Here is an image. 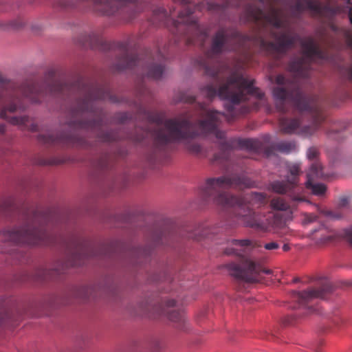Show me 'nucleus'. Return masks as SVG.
Instances as JSON below:
<instances>
[{
	"mask_svg": "<svg viewBox=\"0 0 352 352\" xmlns=\"http://www.w3.org/2000/svg\"><path fill=\"white\" fill-rule=\"evenodd\" d=\"M258 1L265 6L266 12L259 6L250 3L245 8L247 19L263 28L270 26V34L275 40L267 41L261 39V49L269 54H283L292 48L298 41L302 47V56L292 59L288 64V70L294 77L290 79L278 74L275 78L276 86L273 89V96L277 100V109L282 113L286 112L285 102H289L300 114L298 118H280V131L286 134L311 135L319 129L325 117L320 98L304 94L296 78H308L312 64L316 60H328V52L322 49L312 37L300 38L297 34L289 30L277 32L276 30L286 27L287 21L280 0Z\"/></svg>",
	"mask_w": 352,
	"mask_h": 352,
	"instance_id": "nucleus-1",
	"label": "nucleus"
},
{
	"mask_svg": "<svg viewBox=\"0 0 352 352\" xmlns=\"http://www.w3.org/2000/svg\"><path fill=\"white\" fill-rule=\"evenodd\" d=\"M47 94L67 99L70 102L68 113L70 119L67 124L72 128L97 131L99 141L110 143L122 138L118 131L102 129L101 110L97 102L100 100H111L109 88L103 85L84 82L82 80L70 84L53 80L47 85H39L33 80H26L19 85L14 82L3 81L0 76V118L8 120L21 129L36 131L38 126L30 124L26 116H12V113L25 109L22 100L26 99L32 103L41 102Z\"/></svg>",
	"mask_w": 352,
	"mask_h": 352,
	"instance_id": "nucleus-2",
	"label": "nucleus"
},
{
	"mask_svg": "<svg viewBox=\"0 0 352 352\" xmlns=\"http://www.w3.org/2000/svg\"><path fill=\"white\" fill-rule=\"evenodd\" d=\"M22 223L19 226L8 228L0 232V236L5 243L12 245V249L3 248L0 252L14 254L15 258L20 259L22 256L18 246L21 245H54L60 244L68 252V260L53 269L40 268L35 274L38 280H53L63 274L69 267L80 266L85 264V260L94 256H110L109 250L106 247L96 250L95 245L83 237L72 234L65 238L54 236L46 228L50 217L37 210L23 207L21 211Z\"/></svg>",
	"mask_w": 352,
	"mask_h": 352,
	"instance_id": "nucleus-3",
	"label": "nucleus"
},
{
	"mask_svg": "<svg viewBox=\"0 0 352 352\" xmlns=\"http://www.w3.org/2000/svg\"><path fill=\"white\" fill-rule=\"evenodd\" d=\"M198 107L201 111L200 116L204 119L197 122V130L195 129L191 118L186 114H180L162 121L158 114L147 113V119L150 122L162 125L155 130L153 135L156 150L166 151L172 144L181 143L190 153L200 155L203 153V148L193 140L199 134L214 135L217 140L219 152L214 155L212 162L223 164L229 159L230 151L236 144L242 148L252 151L258 148V142L253 139L227 140L226 133L218 129L221 117L223 114L208 109L204 102L198 103Z\"/></svg>",
	"mask_w": 352,
	"mask_h": 352,
	"instance_id": "nucleus-4",
	"label": "nucleus"
},
{
	"mask_svg": "<svg viewBox=\"0 0 352 352\" xmlns=\"http://www.w3.org/2000/svg\"><path fill=\"white\" fill-rule=\"evenodd\" d=\"M249 39L248 36L241 34L234 29L220 28L212 38L210 48L206 52V58L199 60V65L206 75L213 78V82L201 89V93L209 100L218 96L221 99L230 103L226 105L229 113L235 116V106L249 100L250 96L262 99L264 94L254 86V80L234 72L222 83L220 77L221 64L214 62L217 56L223 52L236 51L245 45Z\"/></svg>",
	"mask_w": 352,
	"mask_h": 352,
	"instance_id": "nucleus-5",
	"label": "nucleus"
},
{
	"mask_svg": "<svg viewBox=\"0 0 352 352\" xmlns=\"http://www.w3.org/2000/svg\"><path fill=\"white\" fill-rule=\"evenodd\" d=\"M254 185V182L243 174L231 173L207 178L199 187V191L205 201L223 208H232L234 215L242 223L263 230L266 228V224L256 214L254 208L264 204L266 195L261 192H251L239 197L225 191L230 188L242 190L252 188Z\"/></svg>",
	"mask_w": 352,
	"mask_h": 352,
	"instance_id": "nucleus-6",
	"label": "nucleus"
},
{
	"mask_svg": "<svg viewBox=\"0 0 352 352\" xmlns=\"http://www.w3.org/2000/svg\"><path fill=\"white\" fill-rule=\"evenodd\" d=\"M252 248V242L248 239H233L228 241V246L224 250L225 254L237 256V263L232 262L226 266L231 276L247 283L258 281L261 273H272L270 270L263 268L252 260L250 255Z\"/></svg>",
	"mask_w": 352,
	"mask_h": 352,
	"instance_id": "nucleus-7",
	"label": "nucleus"
},
{
	"mask_svg": "<svg viewBox=\"0 0 352 352\" xmlns=\"http://www.w3.org/2000/svg\"><path fill=\"white\" fill-rule=\"evenodd\" d=\"M118 47L120 50V54L113 65L116 70L122 71L141 65L143 67V76L155 80L162 77L164 72L165 57L160 52H157L155 56L151 52H147L146 60L143 61L130 52L128 42L118 43Z\"/></svg>",
	"mask_w": 352,
	"mask_h": 352,
	"instance_id": "nucleus-8",
	"label": "nucleus"
},
{
	"mask_svg": "<svg viewBox=\"0 0 352 352\" xmlns=\"http://www.w3.org/2000/svg\"><path fill=\"white\" fill-rule=\"evenodd\" d=\"M288 174L285 181H274L270 184L269 188L278 194H288L292 204H288L281 197H274L270 201V207L274 212L293 214L297 204L305 201V198L298 192V176L301 173L298 164H289L287 166Z\"/></svg>",
	"mask_w": 352,
	"mask_h": 352,
	"instance_id": "nucleus-9",
	"label": "nucleus"
},
{
	"mask_svg": "<svg viewBox=\"0 0 352 352\" xmlns=\"http://www.w3.org/2000/svg\"><path fill=\"white\" fill-rule=\"evenodd\" d=\"M56 6L61 9H71L82 4H91L94 12L102 15H113L120 9H129V19L144 10L142 0H56Z\"/></svg>",
	"mask_w": 352,
	"mask_h": 352,
	"instance_id": "nucleus-10",
	"label": "nucleus"
},
{
	"mask_svg": "<svg viewBox=\"0 0 352 352\" xmlns=\"http://www.w3.org/2000/svg\"><path fill=\"white\" fill-rule=\"evenodd\" d=\"M176 3L182 6L179 12L177 19L175 21V25L177 28L179 23L185 25L184 35L188 44H195L197 41L201 43L204 42L208 36V32L201 29L197 23V20L192 16L194 9L191 8L189 0H175Z\"/></svg>",
	"mask_w": 352,
	"mask_h": 352,
	"instance_id": "nucleus-11",
	"label": "nucleus"
},
{
	"mask_svg": "<svg viewBox=\"0 0 352 352\" xmlns=\"http://www.w3.org/2000/svg\"><path fill=\"white\" fill-rule=\"evenodd\" d=\"M140 315H147L151 312L165 315L170 321L176 324L177 328L182 331L187 329L184 314L173 299L166 300L164 305H155L148 302H142L140 305Z\"/></svg>",
	"mask_w": 352,
	"mask_h": 352,
	"instance_id": "nucleus-12",
	"label": "nucleus"
},
{
	"mask_svg": "<svg viewBox=\"0 0 352 352\" xmlns=\"http://www.w3.org/2000/svg\"><path fill=\"white\" fill-rule=\"evenodd\" d=\"M38 140L47 145H61L63 146L88 147L87 141L78 135L70 133H63L54 135L52 133L39 134Z\"/></svg>",
	"mask_w": 352,
	"mask_h": 352,
	"instance_id": "nucleus-13",
	"label": "nucleus"
},
{
	"mask_svg": "<svg viewBox=\"0 0 352 352\" xmlns=\"http://www.w3.org/2000/svg\"><path fill=\"white\" fill-rule=\"evenodd\" d=\"M306 10L321 16L333 15L338 11L337 8L331 7L329 3L322 4L317 0H296L295 3L290 6L293 17H298Z\"/></svg>",
	"mask_w": 352,
	"mask_h": 352,
	"instance_id": "nucleus-14",
	"label": "nucleus"
},
{
	"mask_svg": "<svg viewBox=\"0 0 352 352\" xmlns=\"http://www.w3.org/2000/svg\"><path fill=\"white\" fill-rule=\"evenodd\" d=\"M332 291L331 285L324 281L321 286L318 287H310L302 292L294 291L292 296L300 306H307L314 299H324Z\"/></svg>",
	"mask_w": 352,
	"mask_h": 352,
	"instance_id": "nucleus-15",
	"label": "nucleus"
},
{
	"mask_svg": "<svg viewBox=\"0 0 352 352\" xmlns=\"http://www.w3.org/2000/svg\"><path fill=\"white\" fill-rule=\"evenodd\" d=\"M324 175L322 171L321 164L318 162H314L309 168L307 174V180L305 182L306 188L311 190L313 195L316 196H322L327 191V186L321 183H313L314 179L322 178Z\"/></svg>",
	"mask_w": 352,
	"mask_h": 352,
	"instance_id": "nucleus-16",
	"label": "nucleus"
},
{
	"mask_svg": "<svg viewBox=\"0 0 352 352\" xmlns=\"http://www.w3.org/2000/svg\"><path fill=\"white\" fill-rule=\"evenodd\" d=\"M349 204V200L347 198L343 197L339 199L337 207L335 210H326L323 211V214L327 217L332 219H341L344 216V208Z\"/></svg>",
	"mask_w": 352,
	"mask_h": 352,
	"instance_id": "nucleus-17",
	"label": "nucleus"
},
{
	"mask_svg": "<svg viewBox=\"0 0 352 352\" xmlns=\"http://www.w3.org/2000/svg\"><path fill=\"white\" fill-rule=\"evenodd\" d=\"M292 214L289 212L284 213L280 212H272L269 214L267 220L268 224L275 228L283 227L289 219H292Z\"/></svg>",
	"mask_w": 352,
	"mask_h": 352,
	"instance_id": "nucleus-18",
	"label": "nucleus"
},
{
	"mask_svg": "<svg viewBox=\"0 0 352 352\" xmlns=\"http://www.w3.org/2000/svg\"><path fill=\"white\" fill-rule=\"evenodd\" d=\"M17 209L14 198L9 197L0 200V217H8Z\"/></svg>",
	"mask_w": 352,
	"mask_h": 352,
	"instance_id": "nucleus-19",
	"label": "nucleus"
},
{
	"mask_svg": "<svg viewBox=\"0 0 352 352\" xmlns=\"http://www.w3.org/2000/svg\"><path fill=\"white\" fill-rule=\"evenodd\" d=\"M103 44V39L101 35L98 32H91L88 35L85 36L83 45L89 46L90 47H97Z\"/></svg>",
	"mask_w": 352,
	"mask_h": 352,
	"instance_id": "nucleus-20",
	"label": "nucleus"
},
{
	"mask_svg": "<svg viewBox=\"0 0 352 352\" xmlns=\"http://www.w3.org/2000/svg\"><path fill=\"white\" fill-rule=\"evenodd\" d=\"M313 234L314 239L318 244H325L332 240V236L324 228H320L318 230H316Z\"/></svg>",
	"mask_w": 352,
	"mask_h": 352,
	"instance_id": "nucleus-21",
	"label": "nucleus"
},
{
	"mask_svg": "<svg viewBox=\"0 0 352 352\" xmlns=\"http://www.w3.org/2000/svg\"><path fill=\"white\" fill-rule=\"evenodd\" d=\"M210 228L205 225L199 226L193 232L190 233L188 236L189 238L194 239L195 240H199L203 237H208L210 233ZM211 233H212L211 232Z\"/></svg>",
	"mask_w": 352,
	"mask_h": 352,
	"instance_id": "nucleus-22",
	"label": "nucleus"
},
{
	"mask_svg": "<svg viewBox=\"0 0 352 352\" xmlns=\"http://www.w3.org/2000/svg\"><path fill=\"white\" fill-rule=\"evenodd\" d=\"M175 9H170L169 12H167V10L162 8V7H158L153 10V14L155 17L157 19V20L162 21H164L168 17L173 18L175 16Z\"/></svg>",
	"mask_w": 352,
	"mask_h": 352,
	"instance_id": "nucleus-23",
	"label": "nucleus"
},
{
	"mask_svg": "<svg viewBox=\"0 0 352 352\" xmlns=\"http://www.w3.org/2000/svg\"><path fill=\"white\" fill-rule=\"evenodd\" d=\"M274 148L281 153H289L296 149L294 142H280L274 145Z\"/></svg>",
	"mask_w": 352,
	"mask_h": 352,
	"instance_id": "nucleus-24",
	"label": "nucleus"
},
{
	"mask_svg": "<svg viewBox=\"0 0 352 352\" xmlns=\"http://www.w3.org/2000/svg\"><path fill=\"white\" fill-rule=\"evenodd\" d=\"M96 166L100 170H107L112 166L111 157L105 154L100 157L96 162Z\"/></svg>",
	"mask_w": 352,
	"mask_h": 352,
	"instance_id": "nucleus-25",
	"label": "nucleus"
},
{
	"mask_svg": "<svg viewBox=\"0 0 352 352\" xmlns=\"http://www.w3.org/2000/svg\"><path fill=\"white\" fill-rule=\"evenodd\" d=\"M23 25L19 21H11L8 23H1L0 28L5 30H17Z\"/></svg>",
	"mask_w": 352,
	"mask_h": 352,
	"instance_id": "nucleus-26",
	"label": "nucleus"
},
{
	"mask_svg": "<svg viewBox=\"0 0 352 352\" xmlns=\"http://www.w3.org/2000/svg\"><path fill=\"white\" fill-rule=\"evenodd\" d=\"M338 236L346 241L349 245H352V228L349 227L342 230L339 232Z\"/></svg>",
	"mask_w": 352,
	"mask_h": 352,
	"instance_id": "nucleus-27",
	"label": "nucleus"
},
{
	"mask_svg": "<svg viewBox=\"0 0 352 352\" xmlns=\"http://www.w3.org/2000/svg\"><path fill=\"white\" fill-rule=\"evenodd\" d=\"M177 101L185 103H193L195 102V98L186 92H180L177 96Z\"/></svg>",
	"mask_w": 352,
	"mask_h": 352,
	"instance_id": "nucleus-28",
	"label": "nucleus"
},
{
	"mask_svg": "<svg viewBox=\"0 0 352 352\" xmlns=\"http://www.w3.org/2000/svg\"><path fill=\"white\" fill-rule=\"evenodd\" d=\"M318 155H319V151L315 146L310 147L307 151V156L309 160H312V161L316 160L317 158L318 157Z\"/></svg>",
	"mask_w": 352,
	"mask_h": 352,
	"instance_id": "nucleus-29",
	"label": "nucleus"
},
{
	"mask_svg": "<svg viewBox=\"0 0 352 352\" xmlns=\"http://www.w3.org/2000/svg\"><path fill=\"white\" fill-rule=\"evenodd\" d=\"M164 234L162 232H157L152 236V241L155 246H157L163 243Z\"/></svg>",
	"mask_w": 352,
	"mask_h": 352,
	"instance_id": "nucleus-30",
	"label": "nucleus"
},
{
	"mask_svg": "<svg viewBox=\"0 0 352 352\" xmlns=\"http://www.w3.org/2000/svg\"><path fill=\"white\" fill-rule=\"evenodd\" d=\"M318 217L317 215L312 213H306L304 214L303 221L305 223H310L315 221H316Z\"/></svg>",
	"mask_w": 352,
	"mask_h": 352,
	"instance_id": "nucleus-31",
	"label": "nucleus"
},
{
	"mask_svg": "<svg viewBox=\"0 0 352 352\" xmlns=\"http://www.w3.org/2000/svg\"><path fill=\"white\" fill-rule=\"evenodd\" d=\"M89 288L87 287H82L80 289L77 295L82 299H88L89 298Z\"/></svg>",
	"mask_w": 352,
	"mask_h": 352,
	"instance_id": "nucleus-32",
	"label": "nucleus"
},
{
	"mask_svg": "<svg viewBox=\"0 0 352 352\" xmlns=\"http://www.w3.org/2000/svg\"><path fill=\"white\" fill-rule=\"evenodd\" d=\"M39 164L41 165H54V164H59V162L56 160H41L39 162Z\"/></svg>",
	"mask_w": 352,
	"mask_h": 352,
	"instance_id": "nucleus-33",
	"label": "nucleus"
},
{
	"mask_svg": "<svg viewBox=\"0 0 352 352\" xmlns=\"http://www.w3.org/2000/svg\"><path fill=\"white\" fill-rule=\"evenodd\" d=\"M264 247L266 250H271L277 249L279 247V245L276 242H270V243H266L264 245Z\"/></svg>",
	"mask_w": 352,
	"mask_h": 352,
	"instance_id": "nucleus-34",
	"label": "nucleus"
},
{
	"mask_svg": "<svg viewBox=\"0 0 352 352\" xmlns=\"http://www.w3.org/2000/svg\"><path fill=\"white\" fill-rule=\"evenodd\" d=\"M129 118H130V116L128 113H122L118 116V120L121 122H124Z\"/></svg>",
	"mask_w": 352,
	"mask_h": 352,
	"instance_id": "nucleus-35",
	"label": "nucleus"
},
{
	"mask_svg": "<svg viewBox=\"0 0 352 352\" xmlns=\"http://www.w3.org/2000/svg\"><path fill=\"white\" fill-rule=\"evenodd\" d=\"M218 7H219V5L217 3H212V2L207 3V9L209 10H216Z\"/></svg>",
	"mask_w": 352,
	"mask_h": 352,
	"instance_id": "nucleus-36",
	"label": "nucleus"
},
{
	"mask_svg": "<svg viewBox=\"0 0 352 352\" xmlns=\"http://www.w3.org/2000/svg\"><path fill=\"white\" fill-rule=\"evenodd\" d=\"M348 18L351 24H352V7L350 6L348 10Z\"/></svg>",
	"mask_w": 352,
	"mask_h": 352,
	"instance_id": "nucleus-37",
	"label": "nucleus"
},
{
	"mask_svg": "<svg viewBox=\"0 0 352 352\" xmlns=\"http://www.w3.org/2000/svg\"><path fill=\"white\" fill-rule=\"evenodd\" d=\"M6 131V126L3 124H0V135H3Z\"/></svg>",
	"mask_w": 352,
	"mask_h": 352,
	"instance_id": "nucleus-38",
	"label": "nucleus"
},
{
	"mask_svg": "<svg viewBox=\"0 0 352 352\" xmlns=\"http://www.w3.org/2000/svg\"><path fill=\"white\" fill-rule=\"evenodd\" d=\"M144 134L142 133L141 135L131 138L133 139L134 141L140 142L144 139Z\"/></svg>",
	"mask_w": 352,
	"mask_h": 352,
	"instance_id": "nucleus-39",
	"label": "nucleus"
},
{
	"mask_svg": "<svg viewBox=\"0 0 352 352\" xmlns=\"http://www.w3.org/2000/svg\"><path fill=\"white\" fill-rule=\"evenodd\" d=\"M327 135H329V138H336V137L334 136V129H331L330 131H329L327 132Z\"/></svg>",
	"mask_w": 352,
	"mask_h": 352,
	"instance_id": "nucleus-40",
	"label": "nucleus"
},
{
	"mask_svg": "<svg viewBox=\"0 0 352 352\" xmlns=\"http://www.w3.org/2000/svg\"><path fill=\"white\" fill-rule=\"evenodd\" d=\"M283 250L285 251V252H287L289 250V246L287 245V244H285L283 246Z\"/></svg>",
	"mask_w": 352,
	"mask_h": 352,
	"instance_id": "nucleus-41",
	"label": "nucleus"
},
{
	"mask_svg": "<svg viewBox=\"0 0 352 352\" xmlns=\"http://www.w3.org/2000/svg\"><path fill=\"white\" fill-rule=\"evenodd\" d=\"M137 254H143L144 256H146V255L148 254V252L147 251H146V250H144L142 252H140V250H138V252H137Z\"/></svg>",
	"mask_w": 352,
	"mask_h": 352,
	"instance_id": "nucleus-42",
	"label": "nucleus"
},
{
	"mask_svg": "<svg viewBox=\"0 0 352 352\" xmlns=\"http://www.w3.org/2000/svg\"><path fill=\"white\" fill-rule=\"evenodd\" d=\"M307 308H308V310H309V312H314V311H315V310H316V309H315V308H314V307H311V306H310V307L309 306Z\"/></svg>",
	"mask_w": 352,
	"mask_h": 352,
	"instance_id": "nucleus-43",
	"label": "nucleus"
},
{
	"mask_svg": "<svg viewBox=\"0 0 352 352\" xmlns=\"http://www.w3.org/2000/svg\"><path fill=\"white\" fill-rule=\"evenodd\" d=\"M248 108L246 107H243V111H242V113H246L248 111Z\"/></svg>",
	"mask_w": 352,
	"mask_h": 352,
	"instance_id": "nucleus-44",
	"label": "nucleus"
},
{
	"mask_svg": "<svg viewBox=\"0 0 352 352\" xmlns=\"http://www.w3.org/2000/svg\"><path fill=\"white\" fill-rule=\"evenodd\" d=\"M347 41H348V45H351V43H352V40H351V38L350 37L348 38Z\"/></svg>",
	"mask_w": 352,
	"mask_h": 352,
	"instance_id": "nucleus-45",
	"label": "nucleus"
},
{
	"mask_svg": "<svg viewBox=\"0 0 352 352\" xmlns=\"http://www.w3.org/2000/svg\"><path fill=\"white\" fill-rule=\"evenodd\" d=\"M351 76H352V71L349 70V78H351Z\"/></svg>",
	"mask_w": 352,
	"mask_h": 352,
	"instance_id": "nucleus-46",
	"label": "nucleus"
},
{
	"mask_svg": "<svg viewBox=\"0 0 352 352\" xmlns=\"http://www.w3.org/2000/svg\"><path fill=\"white\" fill-rule=\"evenodd\" d=\"M348 2L350 3V0H348Z\"/></svg>",
	"mask_w": 352,
	"mask_h": 352,
	"instance_id": "nucleus-47",
	"label": "nucleus"
}]
</instances>
